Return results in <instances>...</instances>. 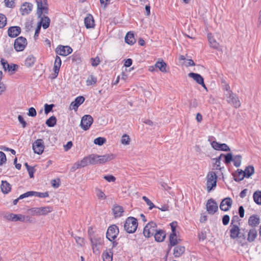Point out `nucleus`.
Here are the masks:
<instances>
[{
  "label": "nucleus",
  "mask_w": 261,
  "mask_h": 261,
  "mask_svg": "<svg viewBox=\"0 0 261 261\" xmlns=\"http://www.w3.org/2000/svg\"><path fill=\"white\" fill-rule=\"evenodd\" d=\"M241 219L237 215L233 216L232 217L230 224V229L229 230L230 237L232 239L237 238H243L245 239L246 236L245 233L241 232V229L239 227L240 221Z\"/></svg>",
  "instance_id": "nucleus-1"
},
{
  "label": "nucleus",
  "mask_w": 261,
  "mask_h": 261,
  "mask_svg": "<svg viewBox=\"0 0 261 261\" xmlns=\"http://www.w3.org/2000/svg\"><path fill=\"white\" fill-rule=\"evenodd\" d=\"M138 227V221L134 217H128L125 221L124 228L128 233H134Z\"/></svg>",
  "instance_id": "nucleus-2"
},
{
  "label": "nucleus",
  "mask_w": 261,
  "mask_h": 261,
  "mask_svg": "<svg viewBox=\"0 0 261 261\" xmlns=\"http://www.w3.org/2000/svg\"><path fill=\"white\" fill-rule=\"evenodd\" d=\"M206 186L208 192L211 191L217 185V176L215 172H209L206 176Z\"/></svg>",
  "instance_id": "nucleus-3"
},
{
  "label": "nucleus",
  "mask_w": 261,
  "mask_h": 261,
  "mask_svg": "<svg viewBox=\"0 0 261 261\" xmlns=\"http://www.w3.org/2000/svg\"><path fill=\"white\" fill-rule=\"evenodd\" d=\"M53 211L51 206H44L40 207H33L29 211L34 216L46 215Z\"/></svg>",
  "instance_id": "nucleus-4"
},
{
  "label": "nucleus",
  "mask_w": 261,
  "mask_h": 261,
  "mask_svg": "<svg viewBox=\"0 0 261 261\" xmlns=\"http://www.w3.org/2000/svg\"><path fill=\"white\" fill-rule=\"evenodd\" d=\"M157 225L156 224L153 222L150 221L146 224L143 230L144 236L146 238H150L154 235L155 231L156 230Z\"/></svg>",
  "instance_id": "nucleus-5"
},
{
  "label": "nucleus",
  "mask_w": 261,
  "mask_h": 261,
  "mask_svg": "<svg viewBox=\"0 0 261 261\" xmlns=\"http://www.w3.org/2000/svg\"><path fill=\"white\" fill-rule=\"evenodd\" d=\"M25 38L20 36L17 38L14 41V48L16 51H21L24 49L27 45Z\"/></svg>",
  "instance_id": "nucleus-6"
},
{
  "label": "nucleus",
  "mask_w": 261,
  "mask_h": 261,
  "mask_svg": "<svg viewBox=\"0 0 261 261\" xmlns=\"http://www.w3.org/2000/svg\"><path fill=\"white\" fill-rule=\"evenodd\" d=\"M118 227L115 225H112L109 227L107 233L106 237L111 242L114 241L119 234Z\"/></svg>",
  "instance_id": "nucleus-7"
},
{
  "label": "nucleus",
  "mask_w": 261,
  "mask_h": 261,
  "mask_svg": "<svg viewBox=\"0 0 261 261\" xmlns=\"http://www.w3.org/2000/svg\"><path fill=\"white\" fill-rule=\"evenodd\" d=\"M90 241L92 245V247L93 250V252L96 253V251H99V246H101L103 242V238L98 235L94 237L93 238L90 237Z\"/></svg>",
  "instance_id": "nucleus-8"
},
{
  "label": "nucleus",
  "mask_w": 261,
  "mask_h": 261,
  "mask_svg": "<svg viewBox=\"0 0 261 261\" xmlns=\"http://www.w3.org/2000/svg\"><path fill=\"white\" fill-rule=\"evenodd\" d=\"M227 101L234 107L237 108L240 107L241 102L238 97L232 91H229V94H226Z\"/></svg>",
  "instance_id": "nucleus-9"
},
{
  "label": "nucleus",
  "mask_w": 261,
  "mask_h": 261,
  "mask_svg": "<svg viewBox=\"0 0 261 261\" xmlns=\"http://www.w3.org/2000/svg\"><path fill=\"white\" fill-rule=\"evenodd\" d=\"M1 62L4 70L8 71L10 74H14L18 67V66L17 64H9L8 62L4 59H1Z\"/></svg>",
  "instance_id": "nucleus-10"
},
{
  "label": "nucleus",
  "mask_w": 261,
  "mask_h": 261,
  "mask_svg": "<svg viewBox=\"0 0 261 261\" xmlns=\"http://www.w3.org/2000/svg\"><path fill=\"white\" fill-rule=\"evenodd\" d=\"M93 121L92 117L89 115H84L81 120L80 126L85 130H88Z\"/></svg>",
  "instance_id": "nucleus-11"
},
{
  "label": "nucleus",
  "mask_w": 261,
  "mask_h": 261,
  "mask_svg": "<svg viewBox=\"0 0 261 261\" xmlns=\"http://www.w3.org/2000/svg\"><path fill=\"white\" fill-rule=\"evenodd\" d=\"M37 4V14L39 17H41L43 13H47L48 8L47 5V0H36Z\"/></svg>",
  "instance_id": "nucleus-12"
},
{
  "label": "nucleus",
  "mask_w": 261,
  "mask_h": 261,
  "mask_svg": "<svg viewBox=\"0 0 261 261\" xmlns=\"http://www.w3.org/2000/svg\"><path fill=\"white\" fill-rule=\"evenodd\" d=\"M33 149L35 153L41 154L44 149V142L42 139H37L33 144Z\"/></svg>",
  "instance_id": "nucleus-13"
},
{
  "label": "nucleus",
  "mask_w": 261,
  "mask_h": 261,
  "mask_svg": "<svg viewBox=\"0 0 261 261\" xmlns=\"http://www.w3.org/2000/svg\"><path fill=\"white\" fill-rule=\"evenodd\" d=\"M4 217L9 221L16 222L18 221L24 222L25 221L26 217L21 214H14L13 213H7Z\"/></svg>",
  "instance_id": "nucleus-14"
},
{
  "label": "nucleus",
  "mask_w": 261,
  "mask_h": 261,
  "mask_svg": "<svg viewBox=\"0 0 261 261\" xmlns=\"http://www.w3.org/2000/svg\"><path fill=\"white\" fill-rule=\"evenodd\" d=\"M206 210L209 214H214L218 210V206L216 202L213 199L207 200L206 205Z\"/></svg>",
  "instance_id": "nucleus-15"
},
{
  "label": "nucleus",
  "mask_w": 261,
  "mask_h": 261,
  "mask_svg": "<svg viewBox=\"0 0 261 261\" xmlns=\"http://www.w3.org/2000/svg\"><path fill=\"white\" fill-rule=\"evenodd\" d=\"M72 51V49L69 46L59 45L56 49V53L60 56H66Z\"/></svg>",
  "instance_id": "nucleus-16"
},
{
  "label": "nucleus",
  "mask_w": 261,
  "mask_h": 261,
  "mask_svg": "<svg viewBox=\"0 0 261 261\" xmlns=\"http://www.w3.org/2000/svg\"><path fill=\"white\" fill-rule=\"evenodd\" d=\"M232 204V200L230 197H226L223 199L220 204V208L221 211H228Z\"/></svg>",
  "instance_id": "nucleus-17"
},
{
  "label": "nucleus",
  "mask_w": 261,
  "mask_h": 261,
  "mask_svg": "<svg viewBox=\"0 0 261 261\" xmlns=\"http://www.w3.org/2000/svg\"><path fill=\"white\" fill-rule=\"evenodd\" d=\"M211 145L214 149L217 150L228 151L230 150L227 144L225 143L221 144L215 141H214L211 143Z\"/></svg>",
  "instance_id": "nucleus-18"
},
{
  "label": "nucleus",
  "mask_w": 261,
  "mask_h": 261,
  "mask_svg": "<svg viewBox=\"0 0 261 261\" xmlns=\"http://www.w3.org/2000/svg\"><path fill=\"white\" fill-rule=\"evenodd\" d=\"M21 30L19 27H10L8 30V35L11 38H15L20 34Z\"/></svg>",
  "instance_id": "nucleus-19"
},
{
  "label": "nucleus",
  "mask_w": 261,
  "mask_h": 261,
  "mask_svg": "<svg viewBox=\"0 0 261 261\" xmlns=\"http://www.w3.org/2000/svg\"><path fill=\"white\" fill-rule=\"evenodd\" d=\"M190 77L192 78L198 84L201 85L204 88L206 89V87L204 83L203 78L198 73L191 72L188 74Z\"/></svg>",
  "instance_id": "nucleus-20"
},
{
  "label": "nucleus",
  "mask_w": 261,
  "mask_h": 261,
  "mask_svg": "<svg viewBox=\"0 0 261 261\" xmlns=\"http://www.w3.org/2000/svg\"><path fill=\"white\" fill-rule=\"evenodd\" d=\"M85 100V98L82 96L77 97L75 100L72 101L70 105V110H77L78 107L82 104Z\"/></svg>",
  "instance_id": "nucleus-21"
},
{
  "label": "nucleus",
  "mask_w": 261,
  "mask_h": 261,
  "mask_svg": "<svg viewBox=\"0 0 261 261\" xmlns=\"http://www.w3.org/2000/svg\"><path fill=\"white\" fill-rule=\"evenodd\" d=\"M33 5L31 3L25 2L20 7V12L22 15L29 14L32 10Z\"/></svg>",
  "instance_id": "nucleus-22"
},
{
  "label": "nucleus",
  "mask_w": 261,
  "mask_h": 261,
  "mask_svg": "<svg viewBox=\"0 0 261 261\" xmlns=\"http://www.w3.org/2000/svg\"><path fill=\"white\" fill-rule=\"evenodd\" d=\"M155 240L158 242H162L164 241L166 238V233L165 231L162 229L157 230L154 234Z\"/></svg>",
  "instance_id": "nucleus-23"
},
{
  "label": "nucleus",
  "mask_w": 261,
  "mask_h": 261,
  "mask_svg": "<svg viewBox=\"0 0 261 261\" xmlns=\"http://www.w3.org/2000/svg\"><path fill=\"white\" fill-rule=\"evenodd\" d=\"M61 63L62 61L61 58L58 56H57L55 58V61L54 65V71L55 77H57L58 75Z\"/></svg>",
  "instance_id": "nucleus-24"
},
{
  "label": "nucleus",
  "mask_w": 261,
  "mask_h": 261,
  "mask_svg": "<svg viewBox=\"0 0 261 261\" xmlns=\"http://www.w3.org/2000/svg\"><path fill=\"white\" fill-rule=\"evenodd\" d=\"M99 164H104L108 161H110L114 158L113 154H106L103 155H99Z\"/></svg>",
  "instance_id": "nucleus-25"
},
{
  "label": "nucleus",
  "mask_w": 261,
  "mask_h": 261,
  "mask_svg": "<svg viewBox=\"0 0 261 261\" xmlns=\"http://www.w3.org/2000/svg\"><path fill=\"white\" fill-rule=\"evenodd\" d=\"M259 223V218L257 215H252L248 219V224L251 227L256 226Z\"/></svg>",
  "instance_id": "nucleus-26"
},
{
  "label": "nucleus",
  "mask_w": 261,
  "mask_h": 261,
  "mask_svg": "<svg viewBox=\"0 0 261 261\" xmlns=\"http://www.w3.org/2000/svg\"><path fill=\"white\" fill-rule=\"evenodd\" d=\"M257 236V232L255 228L250 229L248 233L247 240L249 242H253Z\"/></svg>",
  "instance_id": "nucleus-27"
},
{
  "label": "nucleus",
  "mask_w": 261,
  "mask_h": 261,
  "mask_svg": "<svg viewBox=\"0 0 261 261\" xmlns=\"http://www.w3.org/2000/svg\"><path fill=\"white\" fill-rule=\"evenodd\" d=\"M102 257L103 261H112L113 252L111 249H107L103 251Z\"/></svg>",
  "instance_id": "nucleus-28"
},
{
  "label": "nucleus",
  "mask_w": 261,
  "mask_h": 261,
  "mask_svg": "<svg viewBox=\"0 0 261 261\" xmlns=\"http://www.w3.org/2000/svg\"><path fill=\"white\" fill-rule=\"evenodd\" d=\"M185 251V248L182 246H177L173 249V255L175 257L180 256Z\"/></svg>",
  "instance_id": "nucleus-29"
},
{
  "label": "nucleus",
  "mask_w": 261,
  "mask_h": 261,
  "mask_svg": "<svg viewBox=\"0 0 261 261\" xmlns=\"http://www.w3.org/2000/svg\"><path fill=\"white\" fill-rule=\"evenodd\" d=\"M85 24L86 28H92L94 26V21L92 15H89L85 18Z\"/></svg>",
  "instance_id": "nucleus-30"
},
{
  "label": "nucleus",
  "mask_w": 261,
  "mask_h": 261,
  "mask_svg": "<svg viewBox=\"0 0 261 261\" xmlns=\"http://www.w3.org/2000/svg\"><path fill=\"white\" fill-rule=\"evenodd\" d=\"M234 179L236 181L242 180L244 177H246L244 171L242 170L238 169L233 174Z\"/></svg>",
  "instance_id": "nucleus-31"
},
{
  "label": "nucleus",
  "mask_w": 261,
  "mask_h": 261,
  "mask_svg": "<svg viewBox=\"0 0 261 261\" xmlns=\"http://www.w3.org/2000/svg\"><path fill=\"white\" fill-rule=\"evenodd\" d=\"M125 41L128 44H134L136 42L134 34L131 32L127 33L125 37Z\"/></svg>",
  "instance_id": "nucleus-32"
},
{
  "label": "nucleus",
  "mask_w": 261,
  "mask_h": 261,
  "mask_svg": "<svg viewBox=\"0 0 261 261\" xmlns=\"http://www.w3.org/2000/svg\"><path fill=\"white\" fill-rule=\"evenodd\" d=\"M1 190L3 193L4 194L8 193L11 189V186L9 183H8L7 181H2V184L1 186Z\"/></svg>",
  "instance_id": "nucleus-33"
},
{
  "label": "nucleus",
  "mask_w": 261,
  "mask_h": 261,
  "mask_svg": "<svg viewBox=\"0 0 261 261\" xmlns=\"http://www.w3.org/2000/svg\"><path fill=\"white\" fill-rule=\"evenodd\" d=\"M207 38L211 47L216 49L218 48L219 44L213 38L212 34L210 33L207 34Z\"/></svg>",
  "instance_id": "nucleus-34"
},
{
  "label": "nucleus",
  "mask_w": 261,
  "mask_h": 261,
  "mask_svg": "<svg viewBox=\"0 0 261 261\" xmlns=\"http://www.w3.org/2000/svg\"><path fill=\"white\" fill-rule=\"evenodd\" d=\"M113 212L115 217H119L122 216L123 208L119 205H115L113 208Z\"/></svg>",
  "instance_id": "nucleus-35"
},
{
  "label": "nucleus",
  "mask_w": 261,
  "mask_h": 261,
  "mask_svg": "<svg viewBox=\"0 0 261 261\" xmlns=\"http://www.w3.org/2000/svg\"><path fill=\"white\" fill-rule=\"evenodd\" d=\"M36 61V58L33 55H29L25 60L24 64L28 67L33 66Z\"/></svg>",
  "instance_id": "nucleus-36"
},
{
  "label": "nucleus",
  "mask_w": 261,
  "mask_h": 261,
  "mask_svg": "<svg viewBox=\"0 0 261 261\" xmlns=\"http://www.w3.org/2000/svg\"><path fill=\"white\" fill-rule=\"evenodd\" d=\"M244 173L246 178L250 177L254 173V168L253 166H248L244 170Z\"/></svg>",
  "instance_id": "nucleus-37"
},
{
  "label": "nucleus",
  "mask_w": 261,
  "mask_h": 261,
  "mask_svg": "<svg viewBox=\"0 0 261 261\" xmlns=\"http://www.w3.org/2000/svg\"><path fill=\"white\" fill-rule=\"evenodd\" d=\"M254 201L258 205H261V191L257 190L253 193Z\"/></svg>",
  "instance_id": "nucleus-38"
},
{
  "label": "nucleus",
  "mask_w": 261,
  "mask_h": 261,
  "mask_svg": "<svg viewBox=\"0 0 261 261\" xmlns=\"http://www.w3.org/2000/svg\"><path fill=\"white\" fill-rule=\"evenodd\" d=\"M155 67L158 68L159 69V70L162 72H167L166 69V64L163 61H162L161 62H159V61L157 62L155 64Z\"/></svg>",
  "instance_id": "nucleus-39"
},
{
  "label": "nucleus",
  "mask_w": 261,
  "mask_h": 261,
  "mask_svg": "<svg viewBox=\"0 0 261 261\" xmlns=\"http://www.w3.org/2000/svg\"><path fill=\"white\" fill-rule=\"evenodd\" d=\"M50 23V19L47 16H43L41 18V21L39 23V24H42L43 28L44 29H46L49 26Z\"/></svg>",
  "instance_id": "nucleus-40"
},
{
  "label": "nucleus",
  "mask_w": 261,
  "mask_h": 261,
  "mask_svg": "<svg viewBox=\"0 0 261 261\" xmlns=\"http://www.w3.org/2000/svg\"><path fill=\"white\" fill-rule=\"evenodd\" d=\"M170 245L171 246H174L178 244V242L177 240L176 233H171L169 237Z\"/></svg>",
  "instance_id": "nucleus-41"
},
{
  "label": "nucleus",
  "mask_w": 261,
  "mask_h": 261,
  "mask_svg": "<svg viewBox=\"0 0 261 261\" xmlns=\"http://www.w3.org/2000/svg\"><path fill=\"white\" fill-rule=\"evenodd\" d=\"M89 156V158L90 161V164L96 165L99 164V158L98 155L92 154Z\"/></svg>",
  "instance_id": "nucleus-42"
},
{
  "label": "nucleus",
  "mask_w": 261,
  "mask_h": 261,
  "mask_svg": "<svg viewBox=\"0 0 261 261\" xmlns=\"http://www.w3.org/2000/svg\"><path fill=\"white\" fill-rule=\"evenodd\" d=\"M56 122L57 119L56 117L53 116L47 119L45 123L48 127H54L56 124Z\"/></svg>",
  "instance_id": "nucleus-43"
},
{
  "label": "nucleus",
  "mask_w": 261,
  "mask_h": 261,
  "mask_svg": "<svg viewBox=\"0 0 261 261\" xmlns=\"http://www.w3.org/2000/svg\"><path fill=\"white\" fill-rule=\"evenodd\" d=\"M96 82L97 78L93 75H90L88 76L86 81L87 86L94 85Z\"/></svg>",
  "instance_id": "nucleus-44"
},
{
  "label": "nucleus",
  "mask_w": 261,
  "mask_h": 261,
  "mask_svg": "<svg viewBox=\"0 0 261 261\" xmlns=\"http://www.w3.org/2000/svg\"><path fill=\"white\" fill-rule=\"evenodd\" d=\"M242 156L240 155H237L233 156V162L234 166L236 167L240 166L241 164Z\"/></svg>",
  "instance_id": "nucleus-45"
},
{
  "label": "nucleus",
  "mask_w": 261,
  "mask_h": 261,
  "mask_svg": "<svg viewBox=\"0 0 261 261\" xmlns=\"http://www.w3.org/2000/svg\"><path fill=\"white\" fill-rule=\"evenodd\" d=\"M32 196H34L35 197H38L40 198H45L48 197L49 195L48 192H35L32 191Z\"/></svg>",
  "instance_id": "nucleus-46"
},
{
  "label": "nucleus",
  "mask_w": 261,
  "mask_h": 261,
  "mask_svg": "<svg viewBox=\"0 0 261 261\" xmlns=\"http://www.w3.org/2000/svg\"><path fill=\"white\" fill-rule=\"evenodd\" d=\"M79 162L80 163L81 167H84L90 164L89 156L85 157L80 162Z\"/></svg>",
  "instance_id": "nucleus-47"
},
{
  "label": "nucleus",
  "mask_w": 261,
  "mask_h": 261,
  "mask_svg": "<svg viewBox=\"0 0 261 261\" xmlns=\"http://www.w3.org/2000/svg\"><path fill=\"white\" fill-rule=\"evenodd\" d=\"M222 156L224 157V162L226 164L230 163L231 161H233V157L231 153H227L226 155L223 154Z\"/></svg>",
  "instance_id": "nucleus-48"
},
{
  "label": "nucleus",
  "mask_w": 261,
  "mask_h": 261,
  "mask_svg": "<svg viewBox=\"0 0 261 261\" xmlns=\"http://www.w3.org/2000/svg\"><path fill=\"white\" fill-rule=\"evenodd\" d=\"M7 23V18L5 15L0 14V28H3Z\"/></svg>",
  "instance_id": "nucleus-49"
},
{
  "label": "nucleus",
  "mask_w": 261,
  "mask_h": 261,
  "mask_svg": "<svg viewBox=\"0 0 261 261\" xmlns=\"http://www.w3.org/2000/svg\"><path fill=\"white\" fill-rule=\"evenodd\" d=\"M106 142V139L102 137H98L94 140V143L99 146L103 145Z\"/></svg>",
  "instance_id": "nucleus-50"
},
{
  "label": "nucleus",
  "mask_w": 261,
  "mask_h": 261,
  "mask_svg": "<svg viewBox=\"0 0 261 261\" xmlns=\"http://www.w3.org/2000/svg\"><path fill=\"white\" fill-rule=\"evenodd\" d=\"M142 199L146 202L148 206H149V209L151 210L153 207H156L154 204L146 196H143Z\"/></svg>",
  "instance_id": "nucleus-51"
},
{
  "label": "nucleus",
  "mask_w": 261,
  "mask_h": 261,
  "mask_svg": "<svg viewBox=\"0 0 261 261\" xmlns=\"http://www.w3.org/2000/svg\"><path fill=\"white\" fill-rule=\"evenodd\" d=\"M130 142V138L127 135H124L121 139V142L122 144L128 145Z\"/></svg>",
  "instance_id": "nucleus-52"
},
{
  "label": "nucleus",
  "mask_w": 261,
  "mask_h": 261,
  "mask_svg": "<svg viewBox=\"0 0 261 261\" xmlns=\"http://www.w3.org/2000/svg\"><path fill=\"white\" fill-rule=\"evenodd\" d=\"M222 155H223V154H221L218 158L213 159V160L215 161V165L216 166V169H217V170H220L221 169V168L220 167V164H221L220 160H221V158L222 156Z\"/></svg>",
  "instance_id": "nucleus-53"
},
{
  "label": "nucleus",
  "mask_w": 261,
  "mask_h": 261,
  "mask_svg": "<svg viewBox=\"0 0 261 261\" xmlns=\"http://www.w3.org/2000/svg\"><path fill=\"white\" fill-rule=\"evenodd\" d=\"M15 0H4L5 6L8 8H13L15 7Z\"/></svg>",
  "instance_id": "nucleus-54"
},
{
  "label": "nucleus",
  "mask_w": 261,
  "mask_h": 261,
  "mask_svg": "<svg viewBox=\"0 0 261 261\" xmlns=\"http://www.w3.org/2000/svg\"><path fill=\"white\" fill-rule=\"evenodd\" d=\"M90 60L91 64L93 67H96L100 63V60L98 57H96L95 58H91Z\"/></svg>",
  "instance_id": "nucleus-55"
},
{
  "label": "nucleus",
  "mask_w": 261,
  "mask_h": 261,
  "mask_svg": "<svg viewBox=\"0 0 261 261\" xmlns=\"http://www.w3.org/2000/svg\"><path fill=\"white\" fill-rule=\"evenodd\" d=\"M54 107V105H48L46 103L44 105V112L46 114H47L50 112H51L53 110V108Z\"/></svg>",
  "instance_id": "nucleus-56"
},
{
  "label": "nucleus",
  "mask_w": 261,
  "mask_h": 261,
  "mask_svg": "<svg viewBox=\"0 0 261 261\" xmlns=\"http://www.w3.org/2000/svg\"><path fill=\"white\" fill-rule=\"evenodd\" d=\"M96 195L99 199H105L107 197L105 194L99 189L97 190Z\"/></svg>",
  "instance_id": "nucleus-57"
},
{
  "label": "nucleus",
  "mask_w": 261,
  "mask_h": 261,
  "mask_svg": "<svg viewBox=\"0 0 261 261\" xmlns=\"http://www.w3.org/2000/svg\"><path fill=\"white\" fill-rule=\"evenodd\" d=\"M7 159L5 154L2 151H0V166L5 163Z\"/></svg>",
  "instance_id": "nucleus-58"
},
{
  "label": "nucleus",
  "mask_w": 261,
  "mask_h": 261,
  "mask_svg": "<svg viewBox=\"0 0 261 261\" xmlns=\"http://www.w3.org/2000/svg\"><path fill=\"white\" fill-rule=\"evenodd\" d=\"M28 115L29 116L35 117L37 115L36 110L33 108L31 107L29 109V112L28 113Z\"/></svg>",
  "instance_id": "nucleus-59"
},
{
  "label": "nucleus",
  "mask_w": 261,
  "mask_h": 261,
  "mask_svg": "<svg viewBox=\"0 0 261 261\" xmlns=\"http://www.w3.org/2000/svg\"><path fill=\"white\" fill-rule=\"evenodd\" d=\"M230 218L228 215H225L222 218V223L224 225H227L229 222Z\"/></svg>",
  "instance_id": "nucleus-60"
},
{
  "label": "nucleus",
  "mask_w": 261,
  "mask_h": 261,
  "mask_svg": "<svg viewBox=\"0 0 261 261\" xmlns=\"http://www.w3.org/2000/svg\"><path fill=\"white\" fill-rule=\"evenodd\" d=\"M18 119L19 122L22 124V126L23 128H24L27 126V123L24 121L23 117L21 115H18Z\"/></svg>",
  "instance_id": "nucleus-61"
},
{
  "label": "nucleus",
  "mask_w": 261,
  "mask_h": 261,
  "mask_svg": "<svg viewBox=\"0 0 261 261\" xmlns=\"http://www.w3.org/2000/svg\"><path fill=\"white\" fill-rule=\"evenodd\" d=\"M108 182H114L116 180V178L113 175H106L103 177Z\"/></svg>",
  "instance_id": "nucleus-62"
},
{
  "label": "nucleus",
  "mask_w": 261,
  "mask_h": 261,
  "mask_svg": "<svg viewBox=\"0 0 261 261\" xmlns=\"http://www.w3.org/2000/svg\"><path fill=\"white\" fill-rule=\"evenodd\" d=\"M29 196H32V191L27 192L23 194H21L19 196V199H23L25 197H28Z\"/></svg>",
  "instance_id": "nucleus-63"
},
{
  "label": "nucleus",
  "mask_w": 261,
  "mask_h": 261,
  "mask_svg": "<svg viewBox=\"0 0 261 261\" xmlns=\"http://www.w3.org/2000/svg\"><path fill=\"white\" fill-rule=\"evenodd\" d=\"M238 213L241 218L244 217L245 211L243 206L241 205L239 207Z\"/></svg>",
  "instance_id": "nucleus-64"
}]
</instances>
